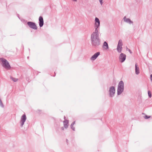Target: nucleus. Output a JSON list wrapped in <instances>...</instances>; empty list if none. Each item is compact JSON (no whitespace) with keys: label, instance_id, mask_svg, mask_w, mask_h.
<instances>
[{"label":"nucleus","instance_id":"1","mask_svg":"<svg viewBox=\"0 0 152 152\" xmlns=\"http://www.w3.org/2000/svg\"><path fill=\"white\" fill-rule=\"evenodd\" d=\"M94 24L95 31L91 34V40L92 46L94 48H98L101 45V40L99 37V30L100 25V22L99 18H95Z\"/></svg>","mask_w":152,"mask_h":152},{"label":"nucleus","instance_id":"2","mask_svg":"<svg viewBox=\"0 0 152 152\" xmlns=\"http://www.w3.org/2000/svg\"><path fill=\"white\" fill-rule=\"evenodd\" d=\"M124 84L123 81H121L118 85L117 88V95H119L124 91Z\"/></svg>","mask_w":152,"mask_h":152},{"label":"nucleus","instance_id":"3","mask_svg":"<svg viewBox=\"0 0 152 152\" xmlns=\"http://www.w3.org/2000/svg\"><path fill=\"white\" fill-rule=\"evenodd\" d=\"M0 60L2 62L3 67L8 69L11 68V66L9 63L5 59L3 58H0Z\"/></svg>","mask_w":152,"mask_h":152},{"label":"nucleus","instance_id":"4","mask_svg":"<svg viewBox=\"0 0 152 152\" xmlns=\"http://www.w3.org/2000/svg\"><path fill=\"white\" fill-rule=\"evenodd\" d=\"M109 96L110 97H113L114 96L115 93V88L114 86L110 87L109 90Z\"/></svg>","mask_w":152,"mask_h":152},{"label":"nucleus","instance_id":"5","mask_svg":"<svg viewBox=\"0 0 152 152\" xmlns=\"http://www.w3.org/2000/svg\"><path fill=\"white\" fill-rule=\"evenodd\" d=\"M27 23L30 28L35 30L37 29V27L34 23L31 21H29L27 22Z\"/></svg>","mask_w":152,"mask_h":152},{"label":"nucleus","instance_id":"6","mask_svg":"<svg viewBox=\"0 0 152 152\" xmlns=\"http://www.w3.org/2000/svg\"><path fill=\"white\" fill-rule=\"evenodd\" d=\"M26 119V117L25 114H23L21 116V119L20 121V126L23 127V126L24 124V123L25 122Z\"/></svg>","mask_w":152,"mask_h":152},{"label":"nucleus","instance_id":"7","mask_svg":"<svg viewBox=\"0 0 152 152\" xmlns=\"http://www.w3.org/2000/svg\"><path fill=\"white\" fill-rule=\"evenodd\" d=\"M126 55L123 53H121L119 57V61L123 63L124 61L126 59Z\"/></svg>","mask_w":152,"mask_h":152},{"label":"nucleus","instance_id":"8","mask_svg":"<svg viewBox=\"0 0 152 152\" xmlns=\"http://www.w3.org/2000/svg\"><path fill=\"white\" fill-rule=\"evenodd\" d=\"M100 54L99 52H97L95 53L93 56L91 58V60L92 61L95 60Z\"/></svg>","mask_w":152,"mask_h":152},{"label":"nucleus","instance_id":"9","mask_svg":"<svg viewBox=\"0 0 152 152\" xmlns=\"http://www.w3.org/2000/svg\"><path fill=\"white\" fill-rule=\"evenodd\" d=\"M39 26L41 27L43 26L44 24V20L42 17L40 16L39 19Z\"/></svg>","mask_w":152,"mask_h":152},{"label":"nucleus","instance_id":"10","mask_svg":"<svg viewBox=\"0 0 152 152\" xmlns=\"http://www.w3.org/2000/svg\"><path fill=\"white\" fill-rule=\"evenodd\" d=\"M123 20L125 22L128 23L130 24L133 23V22L129 18H127L126 16L124 17Z\"/></svg>","mask_w":152,"mask_h":152},{"label":"nucleus","instance_id":"11","mask_svg":"<svg viewBox=\"0 0 152 152\" xmlns=\"http://www.w3.org/2000/svg\"><path fill=\"white\" fill-rule=\"evenodd\" d=\"M64 126L65 129H67L68 126L69 121L65 120L63 121Z\"/></svg>","mask_w":152,"mask_h":152},{"label":"nucleus","instance_id":"12","mask_svg":"<svg viewBox=\"0 0 152 152\" xmlns=\"http://www.w3.org/2000/svg\"><path fill=\"white\" fill-rule=\"evenodd\" d=\"M135 73L136 75H138L140 73L139 68L138 67L137 65V64H136L135 65Z\"/></svg>","mask_w":152,"mask_h":152},{"label":"nucleus","instance_id":"13","mask_svg":"<svg viewBox=\"0 0 152 152\" xmlns=\"http://www.w3.org/2000/svg\"><path fill=\"white\" fill-rule=\"evenodd\" d=\"M123 45L122 40L121 39H120L118 42L117 46L122 47Z\"/></svg>","mask_w":152,"mask_h":152},{"label":"nucleus","instance_id":"14","mask_svg":"<svg viewBox=\"0 0 152 152\" xmlns=\"http://www.w3.org/2000/svg\"><path fill=\"white\" fill-rule=\"evenodd\" d=\"M122 47L119 46L118 47V46H117V50L118 53H121L122 51Z\"/></svg>","mask_w":152,"mask_h":152},{"label":"nucleus","instance_id":"15","mask_svg":"<svg viewBox=\"0 0 152 152\" xmlns=\"http://www.w3.org/2000/svg\"><path fill=\"white\" fill-rule=\"evenodd\" d=\"M105 46L106 47V49H108L109 47H108V43L107 42L105 41L104 42L103 45V47Z\"/></svg>","mask_w":152,"mask_h":152},{"label":"nucleus","instance_id":"16","mask_svg":"<svg viewBox=\"0 0 152 152\" xmlns=\"http://www.w3.org/2000/svg\"><path fill=\"white\" fill-rule=\"evenodd\" d=\"M75 121H73L71 124L70 126L71 128L73 131L75 130V128L73 127L74 125L75 124Z\"/></svg>","mask_w":152,"mask_h":152},{"label":"nucleus","instance_id":"17","mask_svg":"<svg viewBox=\"0 0 152 152\" xmlns=\"http://www.w3.org/2000/svg\"><path fill=\"white\" fill-rule=\"evenodd\" d=\"M11 79H12L14 82H16L18 80V79L15 78H14L13 77H10Z\"/></svg>","mask_w":152,"mask_h":152},{"label":"nucleus","instance_id":"18","mask_svg":"<svg viewBox=\"0 0 152 152\" xmlns=\"http://www.w3.org/2000/svg\"><path fill=\"white\" fill-rule=\"evenodd\" d=\"M151 117V116H148L147 115H145L144 116V118L145 119H148L149 118H150Z\"/></svg>","mask_w":152,"mask_h":152},{"label":"nucleus","instance_id":"19","mask_svg":"<svg viewBox=\"0 0 152 152\" xmlns=\"http://www.w3.org/2000/svg\"><path fill=\"white\" fill-rule=\"evenodd\" d=\"M148 94L149 97L150 98H151V94L150 91H148Z\"/></svg>","mask_w":152,"mask_h":152},{"label":"nucleus","instance_id":"20","mask_svg":"<svg viewBox=\"0 0 152 152\" xmlns=\"http://www.w3.org/2000/svg\"><path fill=\"white\" fill-rule=\"evenodd\" d=\"M126 50L127 51H128L130 53L132 54V52L128 48H126Z\"/></svg>","mask_w":152,"mask_h":152},{"label":"nucleus","instance_id":"21","mask_svg":"<svg viewBox=\"0 0 152 152\" xmlns=\"http://www.w3.org/2000/svg\"><path fill=\"white\" fill-rule=\"evenodd\" d=\"M100 3L101 5H102L103 4V0H99Z\"/></svg>","mask_w":152,"mask_h":152},{"label":"nucleus","instance_id":"22","mask_svg":"<svg viewBox=\"0 0 152 152\" xmlns=\"http://www.w3.org/2000/svg\"><path fill=\"white\" fill-rule=\"evenodd\" d=\"M150 79H151V81L152 82V74H151L150 75Z\"/></svg>","mask_w":152,"mask_h":152},{"label":"nucleus","instance_id":"23","mask_svg":"<svg viewBox=\"0 0 152 152\" xmlns=\"http://www.w3.org/2000/svg\"><path fill=\"white\" fill-rule=\"evenodd\" d=\"M61 129H62V130H64V128L63 127H62L61 128Z\"/></svg>","mask_w":152,"mask_h":152},{"label":"nucleus","instance_id":"24","mask_svg":"<svg viewBox=\"0 0 152 152\" xmlns=\"http://www.w3.org/2000/svg\"><path fill=\"white\" fill-rule=\"evenodd\" d=\"M64 119L65 120H66V117L65 116H64Z\"/></svg>","mask_w":152,"mask_h":152},{"label":"nucleus","instance_id":"25","mask_svg":"<svg viewBox=\"0 0 152 152\" xmlns=\"http://www.w3.org/2000/svg\"><path fill=\"white\" fill-rule=\"evenodd\" d=\"M68 140L67 139H66V141L67 142L68 141Z\"/></svg>","mask_w":152,"mask_h":152}]
</instances>
